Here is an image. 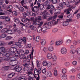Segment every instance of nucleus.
Returning <instances> with one entry per match:
<instances>
[{"instance_id":"obj_11","label":"nucleus","mask_w":80,"mask_h":80,"mask_svg":"<svg viewBox=\"0 0 80 80\" xmlns=\"http://www.w3.org/2000/svg\"><path fill=\"white\" fill-rule=\"evenodd\" d=\"M63 8V6L60 4L59 6L58 7V9H55L54 12H57L59 10H62Z\"/></svg>"},{"instance_id":"obj_12","label":"nucleus","mask_w":80,"mask_h":80,"mask_svg":"<svg viewBox=\"0 0 80 80\" xmlns=\"http://www.w3.org/2000/svg\"><path fill=\"white\" fill-rule=\"evenodd\" d=\"M7 33L8 34H12L14 33V31L13 30L7 29Z\"/></svg>"},{"instance_id":"obj_5","label":"nucleus","mask_w":80,"mask_h":80,"mask_svg":"<svg viewBox=\"0 0 80 80\" xmlns=\"http://www.w3.org/2000/svg\"><path fill=\"white\" fill-rule=\"evenodd\" d=\"M57 22L55 20H53L51 22H49L47 24V25L48 27H51L52 25H55L57 24Z\"/></svg>"},{"instance_id":"obj_22","label":"nucleus","mask_w":80,"mask_h":80,"mask_svg":"<svg viewBox=\"0 0 80 80\" xmlns=\"http://www.w3.org/2000/svg\"><path fill=\"white\" fill-rule=\"evenodd\" d=\"M5 48L3 47H1L0 48V52L2 53V52H5Z\"/></svg>"},{"instance_id":"obj_17","label":"nucleus","mask_w":80,"mask_h":80,"mask_svg":"<svg viewBox=\"0 0 80 80\" xmlns=\"http://www.w3.org/2000/svg\"><path fill=\"white\" fill-rule=\"evenodd\" d=\"M44 3L43 4H41L40 5H39V6H38V8H40V9L42 10L43 9V8H44Z\"/></svg>"},{"instance_id":"obj_24","label":"nucleus","mask_w":80,"mask_h":80,"mask_svg":"<svg viewBox=\"0 0 80 80\" xmlns=\"http://www.w3.org/2000/svg\"><path fill=\"white\" fill-rule=\"evenodd\" d=\"M25 53L24 54H20L19 55V58H20V59H23V58H25L26 57L25 55Z\"/></svg>"},{"instance_id":"obj_13","label":"nucleus","mask_w":80,"mask_h":80,"mask_svg":"<svg viewBox=\"0 0 80 80\" xmlns=\"http://www.w3.org/2000/svg\"><path fill=\"white\" fill-rule=\"evenodd\" d=\"M47 75L48 77H51L52 75L51 71H48L47 73Z\"/></svg>"},{"instance_id":"obj_3","label":"nucleus","mask_w":80,"mask_h":80,"mask_svg":"<svg viewBox=\"0 0 80 80\" xmlns=\"http://www.w3.org/2000/svg\"><path fill=\"white\" fill-rule=\"evenodd\" d=\"M41 15H42V18L43 19H46L47 17H50V15L47 12V11H44V12H41Z\"/></svg>"},{"instance_id":"obj_34","label":"nucleus","mask_w":80,"mask_h":80,"mask_svg":"<svg viewBox=\"0 0 80 80\" xmlns=\"http://www.w3.org/2000/svg\"><path fill=\"white\" fill-rule=\"evenodd\" d=\"M30 16L31 17H35L37 16V14L36 13H33L32 14H30Z\"/></svg>"},{"instance_id":"obj_35","label":"nucleus","mask_w":80,"mask_h":80,"mask_svg":"<svg viewBox=\"0 0 80 80\" xmlns=\"http://www.w3.org/2000/svg\"><path fill=\"white\" fill-rule=\"evenodd\" d=\"M5 20L6 22H9L10 21V18L8 16L6 17L5 18Z\"/></svg>"},{"instance_id":"obj_23","label":"nucleus","mask_w":80,"mask_h":80,"mask_svg":"<svg viewBox=\"0 0 80 80\" xmlns=\"http://www.w3.org/2000/svg\"><path fill=\"white\" fill-rule=\"evenodd\" d=\"M48 50L49 51H50V52L53 51V47L52 46H50L49 47Z\"/></svg>"},{"instance_id":"obj_21","label":"nucleus","mask_w":80,"mask_h":80,"mask_svg":"<svg viewBox=\"0 0 80 80\" xmlns=\"http://www.w3.org/2000/svg\"><path fill=\"white\" fill-rule=\"evenodd\" d=\"M7 31V29H6V28H4L1 30V33H5Z\"/></svg>"},{"instance_id":"obj_29","label":"nucleus","mask_w":80,"mask_h":80,"mask_svg":"<svg viewBox=\"0 0 80 80\" xmlns=\"http://www.w3.org/2000/svg\"><path fill=\"white\" fill-rule=\"evenodd\" d=\"M68 25V22L66 21L64 22H63L62 25L64 27L67 26Z\"/></svg>"},{"instance_id":"obj_47","label":"nucleus","mask_w":80,"mask_h":80,"mask_svg":"<svg viewBox=\"0 0 80 80\" xmlns=\"http://www.w3.org/2000/svg\"><path fill=\"white\" fill-rule=\"evenodd\" d=\"M12 38L10 36H8L6 38V40H10Z\"/></svg>"},{"instance_id":"obj_32","label":"nucleus","mask_w":80,"mask_h":80,"mask_svg":"<svg viewBox=\"0 0 80 80\" xmlns=\"http://www.w3.org/2000/svg\"><path fill=\"white\" fill-rule=\"evenodd\" d=\"M71 42V40L70 39L67 40L66 41V44L67 45H69V44H70V43Z\"/></svg>"},{"instance_id":"obj_28","label":"nucleus","mask_w":80,"mask_h":80,"mask_svg":"<svg viewBox=\"0 0 80 80\" xmlns=\"http://www.w3.org/2000/svg\"><path fill=\"white\" fill-rule=\"evenodd\" d=\"M23 66L26 68H29L30 66H29V64L27 63H25L23 64Z\"/></svg>"},{"instance_id":"obj_20","label":"nucleus","mask_w":80,"mask_h":80,"mask_svg":"<svg viewBox=\"0 0 80 80\" xmlns=\"http://www.w3.org/2000/svg\"><path fill=\"white\" fill-rule=\"evenodd\" d=\"M47 57L48 59H51L52 58V55L50 53H48L47 55Z\"/></svg>"},{"instance_id":"obj_54","label":"nucleus","mask_w":80,"mask_h":80,"mask_svg":"<svg viewBox=\"0 0 80 80\" xmlns=\"http://www.w3.org/2000/svg\"><path fill=\"white\" fill-rule=\"evenodd\" d=\"M76 17L77 19H79L80 18V13H78L76 15Z\"/></svg>"},{"instance_id":"obj_62","label":"nucleus","mask_w":80,"mask_h":80,"mask_svg":"<svg viewBox=\"0 0 80 80\" xmlns=\"http://www.w3.org/2000/svg\"><path fill=\"white\" fill-rule=\"evenodd\" d=\"M58 17L59 18L63 19V16L62 15H60L58 16Z\"/></svg>"},{"instance_id":"obj_52","label":"nucleus","mask_w":80,"mask_h":80,"mask_svg":"<svg viewBox=\"0 0 80 80\" xmlns=\"http://www.w3.org/2000/svg\"><path fill=\"white\" fill-rule=\"evenodd\" d=\"M52 60L54 61H55L57 60V56H52Z\"/></svg>"},{"instance_id":"obj_37","label":"nucleus","mask_w":80,"mask_h":80,"mask_svg":"<svg viewBox=\"0 0 80 80\" xmlns=\"http://www.w3.org/2000/svg\"><path fill=\"white\" fill-rule=\"evenodd\" d=\"M58 0H51V2L53 4H55L57 3Z\"/></svg>"},{"instance_id":"obj_49","label":"nucleus","mask_w":80,"mask_h":80,"mask_svg":"<svg viewBox=\"0 0 80 80\" xmlns=\"http://www.w3.org/2000/svg\"><path fill=\"white\" fill-rule=\"evenodd\" d=\"M58 31V29H57V28H54L52 30V32L55 33V32H57Z\"/></svg>"},{"instance_id":"obj_56","label":"nucleus","mask_w":80,"mask_h":80,"mask_svg":"<svg viewBox=\"0 0 80 80\" xmlns=\"http://www.w3.org/2000/svg\"><path fill=\"white\" fill-rule=\"evenodd\" d=\"M76 52L78 54H80V48H78Z\"/></svg>"},{"instance_id":"obj_59","label":"nucleus","mask_w":80,"mask_h":80,"mask_svg":"<svg viewBox=\"0 0 80 80\" xmlns=\"http://www.w3.org/2000/svg\"><path fill=\"white\" fill-rule=\"evenodd\" d=\"M7 37V35L5 34H3L1 35L2 38H3L6 37Z\"/></svg>"},{"instance_id":"obj_7","label":"nucleus","mask_w":80,"mask_h":80,"mask_svg":"<svg viewBox=\"0 0 80 80\" xmlns=\"http://www.w3.org/2000/svg\"><path fill=\"white\" fill-rule=\"evenodd\" d=\"M46 26H47V22L44 23V25L42 27V32H45L47 30V28L46 27Z\"/></svg>"},{"instance_id":"obj_18","label":"nucleus","mask_w":80,"mask_h":80,"mask_svg":"<svg viewBox=\"0 0 80 80\" xmlns=\"http://www.w3.org/2000/svg\"><path fill=\"white\" fill-rule=\"evenodd\" d=\"M29 28L30 29L32 30H35L36 29H37L36 27H35L33 25H30L29 26Z\"/></svg>"},{"instance_id":"obj_60","label":"nucleus","mask_w":80,"mask_h":80,"mask_svg":"<svg viewBox=\"0 0 80 80\" xmlns=\"http://www.w3.org/2000/svg\"><path fill=\"white\" fill-rule=\"evenodd\" d=\"M80 1L78 0H77L75 2V4L76 5H78V4H79V3H80Z\"/></svg>"},{"instance_id":"obj_57","label":"nucleus","mask_w":80,"mask_h":80,"mask_svg":"<svg viewBox=\"0 0 80 80\" xmlns=\"http://www.w3.org/2000/svg\"><path fill=\"white\" fill-rule=\"evenodd\" d=\"M62 73H65L67 72V70L65 69H63L62 70Z\"/></svg>"},{"instance_id":"obj_4","label":"nucleus","mask_w":80,"mask_h":80,"mask_svg":"<svg viewBox=\"0 0 80 80\" xmlns=\"http://www.w3.org/2000/svg\"><path fill=\"white\" fill-rule=\"evenodd\" d=\"M14 67L13 70H15L16 72H19L22 70V68L18 66H16L14 65L13 66Z\"/></svg>"},{"instance_id":"obj_15","label":"nucleus","mask_w":80,"mask_h":80,"mask_svg":"<svg viewBox=\"0 0 80 80\" xmlns=\"http://www.w3.org/2000/svg\"><path fill=\"white\" fill-rule=\"evenodd\" d=\"M15 75V73L12 72L8 75V78H12Z\"/></svg>"},{"instance_id":"obj_10","label":"nucleus","mask_w":80,"mask_h":80,"mask_svg":"<svg viewBox=\"0 0 80 80\" xmlns=\"http://www.w3.org/2000/svg\"><path fill=\"white\" fill-rule=\"evenodd\" d=\"M41 44L42 45H45L46 44V40L44 39H42L41 40Z\"/></svg>"},{"instance_id":"obj_36","label":"nucleus","mask_w":80,"mask_h":80,"mask_svg":"<svg viewBox=\"0 0 80 80\" xmlns=\"http://www.w3.org/2000/svg\"><path fill=\"white\" fill-rule=\"evenodd\" d=\"M53 19V17L51 16L48 18L47 20V21H50V20H52Z\"/></svg>"},{"instance_id":"obj_19","label":"nucleus","mask_w":80,"mask_h":80,"mask_svg":"<svg viewBox=\"0 0 80 80\" xmlns=\"http://www.w3.org/2000/svg\"><path fill=\"white\" fill-rule=\"evenodd\" d=\"M16 78L17 80H22L23 79H25V77L24 76H20L18 78H17V76H16Z\"/></svg>"},{"instance_id":"obj_14","label":"nucleus","mask_w":80,"mask_h":80,"mask_svg":"<svg viewBox=\"0 0 80 80\" xmlns=\"http://www.w3.org/2000/svg\"><path fill=\"white\" fill-rule=\"evenodd\" d=\"M63 43V41H57L56 42V46H57L58 45H60V44H62Z\"/></svg>"},{"instance_id":"obj_44","label":"nucleus","mask_w":80,"mask_h":80,"mask_svg":"<svg viewBox=\"0 0 80 80\" xmlns=\"http://www.w3.org/2000/svg\"><path fill=\"white\" fill-rule=\"evenodd\" d=\"M43 51L45 53H47L48 52V48L47 47H45L43 49Z\"/></svg>"},{"instance_id":"obj_2","label":"nucleus","mask_w":80,"mask_h":80,"mask_svg":"<svg viewBox=\"0 0 80 80\" xmlns=\"http://www.w3.org/2000/svg\"><path fill=\"white\" fill-rule=\"evenodd\" d=\"M11 60V62H13V61H16V58H15L12 57H9L7 58H2V60L3 61H5V62H7L10 60Z\"/></svg>"},{"instance_id":"obj_38","label":"nucleus","mask_w":80,"mask_h":80,"mask_svg":"<svg viewBox=\"0 0 80 80\" xmlns=\"http://www.w3.org/2000/svg\"><path fill=\"white\" fill-rule=\"evenodd\" d=\"M67 76L66 75H63L62 76V78L63 80H65V79H67Z\"/></svg>"},{"instance_id":"obj_48","label":"nucleus","mask_w":80,"mask_h":80,"mask_svg":"<svg viewBox=\"0 0 80 80\" xmlns=\"http://www.w3.org/2000/svg\"><path fill=\"white\" fill-rule=\"evenodd\" d=\"M11 28H12V26L11 25H8L6 27V28L7 29V30H8V29H10Z\"/></svg>"},{"instance_id":"obj_25","label":"nucleus","mask_w":80,"mask_h":80,"mask_svg":"<svg viewBox=\"0 0 80 80\" xmlns=\"http://www.w3.org/2000/svg\"><path fill=\"white\" fill-rule=\"evenodd\" d=\"M41 40V38L39 36H37L36 38V42H40Z\"/></svg>"},{"instance_id":"obj_45","label":"nucleus","mask_w":80,"mask_h":80,"mask_svg":"<svg viewBox=\"0 0 80 80\" xmlns=\"http://www.w3.org/2000/svg\"><path fill=\"white\" fill-rule=\"evenodd\" d=\"M13 48V52H15L16 53H17V54H18L19 52H18V51L17 50V48Z\"/></svg>"},{"instance_id":"obj_40","label":"nucleus","mask_w":80,"mask_h":80,"mask_svg":"<svg viewBox=\"0 0 80 80\" xmlns=\"http://www.w3.org/2000/svg\"><path fill=\"white\" fill-rule=\"evenodd\" d=\"M14 22H15L16 23H20V20L18 18H16L15 19Z\"/></svg>"},{"instance_id":"obj_8","label":"nucleus","mask_w":80,"mask_h":80,"mask_svg":"<svg viewBox=\"0 0 80 80\" xmlns=\"http://www.w3.org/2000/svg\"><path fill=\"white\" fill-rule=\"evenodd\" d=\"M51 4V1L50 0H47L44 3V5L46 6L47 5H50Z\"/></svg>"},{"instance_id":"obj_42","label":"nucleus","mask_w":80,"mask_h":80,"mask_svg":"<svg viewBox=\"0 0 80 80\" xmlns=\"http://www.w3.org/2000/svg\"><path fill=\"white\" fill-rule=\"evenodd\" d=\"M25 25L27 27H29L31 25V23L30 22H27L26 23Z\"/></svg>"},{"instance_id":"obj_41","label":"nucleus","mask_w":80,"mask_h":80,"mask_svg":"<svg viewBox=\"0 0 80 80\" xmlns=\"http://www.w3.org/2000/svg\"><path fill=\"white\" fill-rule=\"evenodd\" d=\"M70 78L71 80H75V76L73 75H72L70 76Z\"/></svg>"},{"instance_id":"obj_6","label":"nucleus","mask_w":80,"mask_h":80,"mask_svg":"<svg viewBox=\"0 0 80 80\" xmlns=\"http://www.w3.org/2000/svg\"><path fill=\"white\" fill-rule=\"evenodd\" d=\"M19 42L17 43V42H16L15 43V44L17 46H18L19 48H21V47H22V46H21V42H22L23 41V38H20L19 39Z\"/></svg>"},{"instance_id":"obj_1","label":"nucleus","mask_w":80,"mask_h":80,"mask_svg":"<svg viewBox=\"0 0 80 80\" xmlns=\"http://www.w3.org/2000/svg\"><path fill=\"white\" fill-rule=\"evenodd\" d=\"M35 23H36L37 25H38V27L37 28V30L38 33H41L42 32V26L43 24V22H39L38 21L35 22Z\"/></svg>"},{"instance_id":"obj_9","label":"nucleus","mask_w":80,"mask_h":80,"mask_svg":"<svg viewBox=\"0 0 80 80\" xmlns=\"http://www.w3.org/2000/svg\"><path fill=\"white\" fill-rule=\"evenodd\" d=\"M61 53L62 54H66L67 53V49L65 48H63L61 50Z\"/></svg>"},{"instance_id":"obj_27","label":"nucleus","mask_w":80,"mask_h":80,"mask_svg":"<svg viewBox=\"0 0 80 80\" xmlns=\"http://www.w3.org/2000/svg\"><path fill=\"white\" fill-rule=\"evenodd\" d=\"M34 72L35 75H38V74L39 73L38 71V70H37V68H34Z\"/></svg>"},{"instance_id":"obj_30","label":"nucleus","mask_w":80,"mask_h":80,"mask_svg":"<svg viewBox=\"0 0 80 80\" xmlns=\"http://www.w3.org/2000/svg\"><path fill=\"white\" fill-rule=\"evenodd\" d=\"M19 10L20 12H23V11H24V8H23V7H19Z\"/></svg>"},{"instance_id":"obj_31","label":"nucleus","mask_w":80,"mask_h":80,"mask_svg":"<svg viewBox=\"0 0 80 80\" xmlns=\"http://www.w3.org/2000/svg\"><path fill=\"white\" fill-rule=\"evenodd\" d=\"M42 65L43 66H47V65H48V62L46 61H44L42 62Z\"/></svg>"},{"instance_id":"obj_50","label":"nucleus","mask_w":80,"mask_h":80,"mask_svg":"<svg viewBox=\"0 0 80 80\" xmlns=\"http://www.w3.org/2000/svg\"><path fill=\"white\" fill-rule=\"evenodd\" d=\"M22 22H23L24 23H25V22H27V20L26 18H23L21 20Z\"/></svg>"},{"instance_id":"obj_51","label":"nucleus","mask_w":80,"mask_h":80,"mask_svg":"<svg viewBox=\"0 0 80 80\" xmlns=\"http://www.w3.org/2000/svg\"><path fill=\"white\" fill-rule=\"evenodd\" d=\"M22 40H23L22 42H23L24 43H26L27 42L26 38H25V37H23Z\"/></svg>"},{"instance_id":"obj_39","label":"nucleus","mask_w":80,"mask_h":80,"mask_svg":"<svg viewBox=\"0 0 80 80\" xmlns=\"http://www.w3.org/2000/svg\"><path fill=\"white\" fill-rule=\"evenodd\" d=\"M29 70V68H25V67H24V68L22 69V70L24 72H27V71H28V70Z\"/></svg>"},{"instance_id":"obj_46","label":"nucleus","mask_w":80,"mask_h":80,"mask_svg":"<svg viewBox=\"0 0 80 80\" xmlns=\"http://www.w3.org/2000/svg\"><path fill=\"white\" fill-rule=\"evenodd\" d=\"M64 64L65 66L68 67V66H69V65H70V62H65L64 63Z\"/></svg>"},{"instance_id":"obj_55","label":"nucleus","mask_w":80,"mask_h":80,"mask_svg":"<svg viewBox=\"0 0 80 80\" xmlns=\"http://www.w3.org/2000/svg\"><path fill=\"white\" fill-rule=\"evenodd\" d=\"M40 3H41V0H38L37 2V5L38 6H40Z\"/></svg>"},{"instance_id":"obj_26","label":"nucleus","mask_w":80,"mask_h":80,"mask_svg":"<svg viewBox=\"0 0 80 80\" xmlns=\"http://www.w3.org/2000/svg\"><path fill=\"white\" fill-rule=\"evenodd\" d=\"M27 2V0H22L20 2V3L22 4V5H23V3H26Z\"/></svg>"},{"instance_id":"obj_63","label":"nucleus","mask_w":80,"mask_h":80,"mask_svg":"<svg viewBox=\"0 0 80 80\" xmlns=\"http://www.w3.org/2000/svg\"><path fill=\"white\" fill-rule=\"evenodd\" d=\"M28 80H33V78L32 77H31L30 76H29V77L28 78Z\"/></svg>"},{"instance_id":"obj_16","label":"nucleus","mask_w":80,"mask_h":80,"mask_svg":"<svg viewBox=\"0 0 80 80\" xmlns=\"http://www.w3.org/2000/svg\"><path fill=\"white\" fill-rule=\"evenodd\" d=\"M30 70V71H28V76H29V75H33V73H32L33 72V69L32 68H31V69Z\"/></svg>"},{"instance_id":"obj_64","label":"nucleus","mask_w":80,"mask_h":80,"mask_svg":"<svg viewBox=\"0 0 80 80\" xmlns=\"http://www.w3.org/2000/svg\"><path fill=\"white\" fill-rule=\"evenodd\" d=\"M28 47L29 48H31L32 47V43H30V44H28Z\"/></svg>"},{"instance_id":"obj_61","label":"nucleus","mask_w":80,"mask_h":80,"mask_svg":"<svg viewBox=\"0 0 80 80\" xmlns=\"http://www.w3.org/2000/svg\"><path fill=\"white\" fill-rule=\"evenodd\" d=\"M76 52V51L75 49H72L71 51V53H75Z\"/></svg>"},{"instance_id":"obj_33","label":"nucleus","mask_w":80,"mask_h":80,"mask_svg":"<svg viewBox=\"0 0 80 80\" xmlns=\"http://www.w3.org/2000/svg\"><path fill=\"white\" fill-rule=\"evenodd\" d=\"M25 13H26L28 15V16L29 15L30 16V14H31V13H30V12L29 9L27 10Z\"/></svg>"},{"instance_id":"obj_43","label":"nucleus","mask_w":80,"mask_h":80,"mask_svg":"<svg viewBox=\"0 0 80 80\" xmlns=\"http://www.w3.org/2000/svg\"><path fill=\"white\" fill-rule=\"evenodd\" d=\"M12 14L15 15V16H17L18 15V13L16 11H13L12 12Z\"/></svg>"},{"instance_id":"obj_58","label":"nucleus","mask_w":80,"mask_h":80,"mask_svg":"<svg viewBox=\"0 0 80 80\" xmlns=\"http://www.w3.org/2000/svg\"><path fill=\"white\" fill-rule=\"evenodd\" d=\"M54 75L55 76H57V70H55L54 71Z\"/></svg>"},{"instance_id":"obj_53","label":"nucleus","mask_w":80,"mask_h":80,"mask_svg":"<svg viewBox=\"0 0 80 80\" xmlns=\"http://www.w3.org/2000/svg\"><path fill=\"white\" fill-rule=\"evenodd\" d=\"M46 6H47L46 8L47 10H49V9H50L51 7V5H47Z\"/></svg>"}]
</instances>
